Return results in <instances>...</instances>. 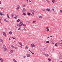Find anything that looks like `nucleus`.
Wrapping results in <instances>:
<instances>
[{
	"instance_id": "393cba45",
	"label": "nucleus",
	"mask_w": 62,
	"mask_h": 62,
	"mask_svg": "<svg viewBox=\"0 0 62 62\" xmlns=\"http://www.w3.org/2000/svg\"><path fill=\"white\" fill-rule=\"evenodd\" d=\"M49 28V27H47L46 28V29H48Z\"/></svg>"
},
{
	"instance_id": "9b49d317",
	"label": "nucleus",
	"mask_w": 62,
	"mask_h": 62,
	"mask_svg": "<svg viewBox=\"0 0 62 62\" xmlns=\"http://www.w3.org/2000/svg\"><path fill=\"white\" fill-rule=\"evenodd\" d=\"M27 56L28 57H29L30 56V54H28L27 55Z\"/></svg>"
},
{
	"instance_id": "5fc2aeb1",
	"label": "nucleus",
	"mask_w": 62,
	"mask_h": 62,
	"mask_svg": "<svg viewBox=\"0 0 62 62\" xmlns=\"http://www.w3.org/2000/svg\"><path fill=\"white\" fill-rule=\"evenodd\" d=\"M31 53L32 54H35L33 52H32Z\"/></svg>"
},
{
	"instance_id": "a211bd4d",
	"label": "nucleus",
	"mask_w": 62,
	"mask_h": 62,
	"mask_svg": "<svg viewBox=\"0 0 62 62\" xmlns=\"http://www.w3.org/2000/svg\"><path fill=\"white\" fill-rule=\"evenodd\" d=\"M52 1L53 3H54V2H55V1L54 0H52Z\"/></svg>"
},
{
	"instance_id": "4be33fe9",
	"label": "nucleus",
	"mask_w": 62,
	"mask_h": 62,
	"mask_svg": "<svg viewBox=\"0 0 62 62\" xmlns=\"http://www.w3.org/2000/svg\"><path fill=\"white\" fill-rule=\"evenodd\" d=\"M13 16H14V14H13V13L11 15V17H13Z\"/></svg>"
},
{
	"instance_id": "69168bd1",
	"label": "nucleus",
	"mask_w": 62,
	"mask_h": 62,
	"mask_svg": "<svg viewBox=\"0 0 62 62\" xmlns=\"http://www.w3.org/2000/svg\"><path fill=\"white\" fill-rule=\"evenodd\" d=\"M52 62H54L53 61H52Z\"/></svg>"
},
{
	"instance_id": "09e8293b",
	"label": "nucleus",
	"mask_w": 62,
	"mask_h": 62,
	"mask_svg": "<svg viewBox=\"0 0 62 62\" xmlns=\"http://www.w3.org/2000/svg\"><path fill=\"white\" fill-rule=\"evenodd\" d=\"M29 51L30 52H31V53H32V51H31L30 50H29Z\"/></svg>"
},
{
	"instance_id": "13d9d810",
	"label": "nucleus",
	"mask_w": 62,
	"mask_h": 62,
	"mask_svg": "<svg viewBox=\"0 0 62 62\" xmlns=\"http://www.w3.org/2000/svg\"><path fill=\"white\" fill-rule=\"evenodd\" d=\"M2 2L1 1H0V4H1V3Z\"/></svg>"
},
{
	"instance_id": "a878e982",
	"label": "nucleus",
	"mask_w": 62,
	"mask_h": 62,
	"mask_svg": "<svg viewBox=\"0 0 62 62\" xmlns=\"http://www.w3.org/2000/svg\"><path fill=\"white\" fill-rule=\"evenodd\" d=\"M17 26H18L19 27H20V25L19 24H18L17 25Z\"/></svg>"
},
{
	"instance_id": "2f4dec72",
	"label": "nucleus",
	"mask_w": 62,
	"mask_h": 62,
	"mask_svg": "<svg viewBox=\"0 0 62 62\" xmlns=\"http://www.w3.org/2000/svg\"><path fill=\"white\" fill-rule=\"evenodd\" d=\"M48 60H49V61H51V59L50 58H48Z\"/></svg>"
},
{
	"instance_id": "58836bf2",
	"label": "nucleus",
	"mask_w": 62,
	"mask_h": 62,
	"mask_svg": "<svg viewBox=\"0 0 62 62\" xmlns=\"http://www.w3.org/2000/svg\"><path fill=\"white\" fill-rule=\"evenodd\" d=\"M14 48H15V49H18V48H17L16 47H14Z\"/></svg>"
},
{
	"instance_id": "3c124183",
	"label": "nucleus",
	"mask_w": 62,
	"mask_h": 62,
	"mask_svg": "<svg viewBox=\"0 0 62 62\" xmlns=\"http://www.w3.org/2000/svg\"><path fill=\"white\" fill-rule=\"evenodd\" d=\"M54 41H53V42H52V44H54Z\"/></svg>"
},
{
	"instance_id": "473e14b6",
	"label": "nucleus",
	"mask_w": 62,
	"mask_h": 62,
	"mask_svg": "<svg viewBox=\"0 0 62 62\" xmlns=\"http://www.w3.org/2000/svg\"><path fill=\"white\" fill-rule=\"evenodd\" d=\"M13 60L15 62V61L16 60H15V59H13Z\"/></svg>"
},
{
	"instance_id": "6e6d98bb",
	"label": "nucleus",
	"mask_w": 62,
	"mask_h": 62,
	"mask_svg": "<svg viewBox=\"0 0 62 62\" xmlns=\"http://www.w3.org/2000/svg\"><path fill=\"white\" fill-rule=\"evenodd\" d=\"M9 40H10V38H9Z\"/></svg>"
},
{
	"instance_id": "49530a36",
	"label": "nucleus",
	"mask_w": 62,
	"mask_h": 62,
	"mask_svg": "<svg viewBox=\"0 0 62 62\" xmlns=\"http://www.w3.org/2000/svg\"><path fill=\"white\" fill-rule=\"evenodd\" d=\"M20 48H22V46H20Z\"/></svg>"
},
{
	"instance_id": "864d4df0",
	"label": "nucleus",
	"mask_w": 62,
	"mask_h": 62,
	"mask_svg": "<svg viewBox=\"0 0 62 62\" xmlns=\"http://www.w3.org/2000/svg\"><path fill=\"white\" fill-rule=\"evenodd\" d=\"M54 8H53L52 9V10H53V11H54Z\"/></svg>"
},
{
	"instance_id": "f704fd0d",
	"label": "nucleus",
	"mask_w": 62,
	"mask_h": 62,
	"mask_svg": "<svg viewBox=\"0 0 62 62\" xmlns=\"http://www.w3.org/2000/svg\"><path fill=\"white\" fill-rule=\"evenodd\" d=\"M23 15H26V13H23Z\"/></svg>"
},
{
	"instance_id": "338daca9",
	"label": "nucleus",
	"mask_w": 62,
	"mask_h": 62,
	"mask_svg": "<svg viewBox=\"0 0 62 62\" xmlns=\"http://www.w3.org/2000/svg\"><path fill=\"white\" fill-rule=\"evenodd\" d=\"M22 62H23V61H22Z\"/></svg>"
},
{
	"instance_id": "72a5a7b5",
	"label": "nucleus",
	"mask_w": 62,
	"mask_h": 62,
	"mask_svg": "<svg viewBox=\"0 0 62 62\" xmlns=\"http://www.w3.org/2000/svg\"><path fill=\"white\" fill-rule=\"evenodd\" d=\"M23 26H26V25L24 24H23Z\"/></svg>"
},
{
	"instance_id": "f257e3e1",
	"label": "nucleus",
	"mask_w": 62,
	"mask_h": 62,
	"mask_svg": "<svg viewBox=\"0 0 62 62\" xmlns=\"http://www.w3.org/2000/svg\"><path fill=\"white\" fill-rule=\"evenodd\" d=\"M3 49L5 51H7V47L6 46L4 45H3Z\"/></svg>"
},
{
	"instance_id": "423d86ee",
	"label": "nucleus",
	"mask_w": 62,
	"mask_h": 62,
	"mask_svg": "<svg viewBox=\"0 0 62 62\" xmlns=\"http://www.w3.org/2000/svg\"><path fill=\"white\" fill-rule=\"evenodd\" d=\"M20 8V5H18L17 6V8H16V9L18 10Z\"/></svg>"
},
{
	"instance_id": "aec40b11",
	"label": "nucleus",
	"mask_w": 62,
	"mask_h": 62,
	"mask_svg": "<svg viewBox=\"0 0 62 62\" xmlns=\"http://www.w3.org/2000/svg\"><path fill=\"white\" fill-rule=\"evenodd\" d=\"M11 47L12 48H14V47H15L13 45H12L11 46Z\"/></svg>"
},
{
	"instance_id": "4d7b16f0",
	"label": "nucleus",
	"mask_w": 62,
	"mask_h": 62,
	"mask_svg": "<svg viewBox=\"0 0 62 62\" xmlns=\"http://www.w3.org/2000/svg\"><path fill=\"white\" fill-rule=\"evenodd\" d=\"M15 62H17V61L16 60H15Z\"/></svg>"
},
{
	"instance_id": "ea45409f",
	"label": "nucleus",
	"mask_w": 62,
	"mask_h": 62,
	"mask_svg": "<svg viewBox=\"0 0 62 62\" xmlns=\"http://www.w3.org/2000/svg\"><path fill=\"white\" fill-rule=\"evenodd\" d=\"M60 12H61V13H62V10H61L60 11Z\"/></svg>"
},
{
	"instance_id": "1a4fd4ad",
	"label": "nucleus",
	"mask_w": 62,
	"mask_h": 62,
	"mask_svg": "<svg viewBox=\"0 0 62 62\" xmlns=\"http://www.w3.org/2000/svg\"><path fill=\"white\" fill-rule=\"evenodd\" d=\"M7 16L8 18V19H10V18L9 16H8V14H7Z\"/></svg>"
},
{
	"instance_id": "f8f14e48",
	"label": "nucleus",
	"mask_w": 62,
	"mask_h": 62,
	"mask_svg": "<svg viewBox=\"0 0 62 62\" xmlns=\"http://www.w3.org/2000/svg\"><path fill=\"white\" fill-rule=\"evenodd\" d=\"M28 46H27L25 48V49L26 50H27L28 49Z\"/></svg>"
},
{
	"instance_id": "a18cd8bd",
	"label": "nucleus",
	"mask_w": 62,
	"mask_h": 62,
	"mask_svg": "<svg viewBox=\"0 0 62 62\" xmlns=\"http://www.w3.org/2000/svg\"><path fill=\"white\" fill-rule=\"evenodd\" d=\"M28 15H30V13H28Z\"/></svg>"
},
{
	"instance_id": "c9c22d12",
	"label": "nucleus",
	"mask_w": 62,
	"mask_h": 62,
	"mask_svg": "<svg viewBox=\"0 0 62 62\" xmlns=\"http://www.w3.org/2000/svg\"><path fill=\"white\" fill-rule=\"evenodd\" d=\"M39 18H40V19H41V18H42V16H40L39 17Z\"/></svg>"
},
{
	"instance_id": "680f3d73",
	"label": "nucleus",
	"mask_w": 62,
	"mask_h": 62,
	"mask_svg": "<svg viewBox=\"0 0 62 62\" xmlns=\"http://www.w3.org/2000/svg\"><path fill=\"white\" fill-rule=\"evenodd\" d=\"M54 49H52V50L54 51Z\"/></svg>"
},
{
	"instance_id": "0eeeda50",
	"label": "nucleus",
	"mask_w": 62,
	"mask_h": 62,
	"mask_svg": "<svg viewBox=\"0 0 62 62\" xmlns=\"http://www.w3.org/2000/svg\"><path fill=\"white\" fill-rule=\"evenodd\" d=\"M18 43H19V44L21 46H23V45L21 43V42H18Z\"/></svg>"
},
{
	"instance_id": "603ef678",
	"label": "nucleus",
	"mask_w": 62,
	"mask_h": 62,
	"mask_svg": "<svg viewBox=\"0 0 62 62\" xmlns=\"http://www.w3.org/2000/svg\"><path fill=\"white\" fill-rule=\"evenodd\" d=\"M47 31H49V29H47Z\"/></svg>"
},
{
	"instance_id": "2eb2a0df",
	"label": "nucleus",
	"mask_w": 62,
	"mask_h": 62,
	"mask_svg": "<svg viewBox=\"0 0 62 62\" xmlns=\"http://www.w3.org/2000/svg\"><path fill=\"white\" fill-rule=\"evenodd\" d=\"M50 10L51 9H50V8L47 9H46V11H50Z\"/></svg>"
},
{
	"instance_id": "052dcab7",
	"label": "nucleus",
	"mask_w": 62,
	"mask_h": 62,
	"mask_svg": "<svg viewBox=\"0 0 62 62\" xmlns=\"http://www.w3.org/2000/svg\"><path fill=\"white\" fill-rule=\"evenodd\" d=\"M47 2H48V3H49V1H47Z\"/></svg>"
},
{
	"instance_id": "0e129e2a",
	"label": "nucleus",
	"mask_w": 62,
	"mask_h": 62,
	"mask_svg": "<svg viewBox=\"0 0 62 62\" xmlns=\"http://www.w3.org/2000/svg\"><path fill=\"white\" fill-rule=\"evenodd\" d=\"M48 38H49V37H48Z\"/></svg>"
},
{
	"instance_id": "c85d7f7f",
	"label": "nucleus",
	"mask_w": 62,
	"mask_h": 62,
	"mask_svg": "<svg viewBox=\"0 0 62 62\" xmlns=\"http://www.w3.org/2000/svg\"><path fill=\"white\" fill-rule=\"evenodd\" d=\"M46 43H49V41H46Z\"/></svg>"
},
{
	"instance_id": "6ab92c4d",
	"label": "nucleus",
	"mask_w": 62,
	"mask_h": 62,
	"mask_svg": "<svg viewBox=\"0 0 62 62\" xmlns=\"http://www.w3.org/2000/svg\"><path fill=\"white\" fill-rule=\"evenodd\" d=\"M4 21H5V22H8V20H7L5 19H4Z\"/></svg>"
},
{
	"instance_id": "c03bdc74",
	"label": "nucleus",
	"mask_w": 62,
	"mask_h": 62,
	"mask_svg": "<svg viewBox=\"0 0 62 62\" xmlns=\"http://www.w3.org/2000/svg\"><path fill=\"white\" fill-rule=\"evenodd\" d=\"M23 28H24V29L25 31H26V29H25V28L24 27Z\"/></svg>"
},
{
	"instance_id": "cd10ccee",
	"label": "nucleus",
	"mask_w": 62,
	"mask_h": 62,
	"mask_svg": "<svg viewBox=\"0 0 62 62\" xmlns=\"http://www.w3.org/2000/svg\"><path fill=\"white\" fill-rule=\"evenodd\" d=\"M2 23L1 20L0 19V23H1V24H2V23Z\"/></svg>"
},
{
	"instance_id": "8fccbe9b",
	"label": "nucleus",
	"mask_w": 62,
	"mask_h": 62,
	"mask_svg": "<svg viewBox=\"0 0 62 62\" xmlns=\"http://www.w3.org/2000/svg\"><path fill=\"white\" fill-rule=\"evenodd\" d=\"M25 57H26V56H23V58H25Z\"/></svg>"
},
{
	"instance_id": "e2e57ef3",
	"label": "nucleus",
	"mask_w": 62,
	"mask_h": 62,
	"mask_svg": "<svg viewBox=\"0 0 62 62\" xmlns=\"http://www.w3.org/2000/svg\"><path fill=\"white\" fill-rule=\"evenodd\" d=\"M3 9V8H1V9Z\"/></svg>"
},
{
	"instance_id": "4468645a",
	"label": "nucleus",
	"mask_w": 62,
	"mask_h": 62,
	"mask_svg": "<svg viewBox=\"0 0 62 62\" xmlns=\"http://www.w3.org/2000/svg\"><path fill=\"white\" fill-rule=\"evenodd\" d=\"M22 6L23 7H25L26 6V5L25 4H23L22 5Z\"/></svg>"
},
{
	"instance_id": "f3484780",
	"label": "nucleus",
	"mask_w": 62,
	"mask_h": 62,
	"mask_svg": "<svg viewBox=\"0 0 62 62\" xmlns=\"http://www.w3.org/2000/svg\"><path fill=\"white\" fill-rule=\"evenodd\" d=\"M45 55L46 56H47V57H48L49 56V55H48V54H45Z\"/></svg>"
},
{
	"instance_id": "c756f323",
	"label": "nucleus",
	"mask_w": 62,
	"mask_h": 62,
	"mask_svg": "<svg viewBox=\"0 0 62 62\" xmlns=\"http://www.w3.org/2000/svg\"><path fill=\"white\" fill-rule=\"evenodd\" d=\"M0 14L1 15H3V14L2 13H0Z\"/></svg>"
},
{
	"instance_id": "dca6fc26",
	"label": "nucleus",
	"mask_w": 62,
	"mask_h": 62,
	"mask_svg": "<svg viewBox=\"0 0 62 62\" xmlns=\"http://www.w3.org/2000/svg\"><path fill=\"white\" fill-rule=\"evenodd\" d=\"M10 53H13L14 51L13 50H12L11 51H10Z\"/></svg>"
},
{
	"instance_id": "412c9836",
	"label": "nucleus",
	"mask_w": 62,
	"mask_h": 62,
	"mask_svg": "<svg viewBox=\"0 0 62 62\" xmlns=\"http://www.w3.org/2000/svg\"><path fill=\"white\" fill-rule=\"evenodd\" d=\"M9 34L10 35H11L12 34V32L11 31H10L9 32Z\"/></svg>"
},
{
	"instance_id": "20e7f679",
	"label": "nucleus",
	"mask_w": 62,
	"mask_h": 62,
	"mask_svg": "<svg viewBox=\"0 0 62 62\" xmlns=\"http://www.w3.org/2000/svg\"><path fill=\"white\" fill-rule=\"evenodd\" d=\"M19 24H20V26H21L22 25H23V23H22V22L20 21L19 23Z\"/></svg>"
},
{
	"instance_id": "b1692460",
	"label": "nucleus",
	"mask_w": 62,
	"mask_h": 62,
	"mask_svg": "<svg viewBox=\"0 0 62 62\" xmlns=\"http://www.w3.org/2000/svg\"><path fill=\"white\" fill-rule=\"evenodd\" d=\"M20 20L19 19H18L17 20V22H20Z\"/></svg>"
},
{
	"instance_id": "7ed1b4c3",
	"label": "nucleus",
	"mask_w": 62,
	"mask_h": 62,
	"mask_svg": "<svg viewBox=\"0 0 62 62\" xmlns=\"http://www.w3.org/2000/svg\"><path fill=\"white\" fill-rule=\"evenodd\" d=\"M14 19H17L18 18V15H15Z\"/></svg>"
},
{
	"instance_id": "f03ea898",
	"label": "nucleus",
	"mask_w": 62,
	"mask_h": 62,
	"mask_svg": "<svg viewBox=\"0 0 62 62\" xmlns=\"http://www.w3.org/2000/svg\"><path fill=\"white\" fill-rule=\"evenodd\" d=\"M26 11L25 8H23L22 12H25Z\"/></svg>"
},
{
	"instance_id": "4c0bfd02",
	"label": "nucleus",
	"mask_w": 62,
	"mask_h": 62,
	"mask_svg": "<svg viewBox=\"0 0 62 62\" xmlns=\"http://www.w3.org/2000/svg\"><path fill=\"white\" fill-rule=\"evenodd\" d=\"M42 10L43 11H45V9H43Z\"/></svg>"
},
{
	"instance_id": "ddd939ff",
	"label": "nucleus",
	"mask_w": 62,
	"mask_h": 62,
	"mask_svg": "<svg viewBox=\"0 0 62 62\" xmlns=\"http://www.w3.org/2000/svg\"><path fill=\"white\" fill-rule=\"evenodd\" d=\"M0 60L2 62H3V61H4V59H3L2 58H0Z\"/></svg>"
},
{
	"instance_id": "7c9ffc66",
	"label": "nucleus",
	"mask_w": 62,
	"mask_h": 62,
	"mask_svg": "<svg viewBox=\"0 0 62 62\" xmlns=\"http://www.w3.org/2000/svg\"><path fill=\"white\" fill-rule=\"evenodd\" d=\"M35 22H36V21H33V23H35Z\"/></svg>"
},
{
	"instance_id": "774afa93",
	"label": "nucleus",
	"mask_w": 62,
	"mask_h": 62,
	"mask_svg": "<svg viewBox=\"0 0 62 62\" xmlns=\"http://www.w3.org/2000/svg\"><path fill=\"white\" fill-rule=\"evenodd\" d=\"M61 62H62V61H61Z\"/></svg>"
},
{
	"instance_id": "6e6552de",
	"label": "nucleus",
	"mask_w": 62,
	"mask_h": 62,
	"mask_svg": "<svg viewBox=\"0 0 62 62\" xmlns=\"http://www.w3.org/2000/svg\"><path fill=\"white\" fill-rule=\"evenodd\" d=\"M3 35L4 36H5V37H6V32H3Z\"/></svg>"
},
{
	"instance_id": "bf43d9fd",
	"label": "nucleus",
	"mask_w": 62,
	"mask_h": 62,
	"mask_svg": "<svg viewBox=\"0 0 62 62\" xmlns=\"http://www.w3.org/2000/svg\"><path fill=\"white\" fill-rule=\"evenodd\" d=\"M15 27H16V28H17V26H15Z\"/></svg>"
},
{
	"instance_id": "a19ab883",
	"label": "nucleus",
	"mask_w": 62,
	"mask_h": 62,
	"mask_svg": "<svg viewBox=\"0 0 62 62\" xmlns=\"http://www.w3.org/2000/svg\"><path fill=\"white\" fill-rule=\"evenodd\" d=\"M27 22L28 23H30V22H29V21H27Z\"/></svg>"
},
{
	"instance_id": "37998d69",
	"label": "nucleus",
	"mask_w": 62,
	"mask_h": 62,
	"mask_svg": "<svg viewBox=\"0 0 62 62\" xmlns=\"http://www.w3.org/2000/svg\"><path fill=\"white\" fill-rule=\"evenodd\" d=\"M46 49L45 48H43V50H44L45 51V50H46Z\"/></svg>"
},
{
	"instance_id": "9d476101",
	"label": "nucleus",
	"mask_w": 62,
	"mask_h": 62,
	"mask_svg": "<svg viewBox=\"0 0 62 62\" xmlns=\"http://www.w3.org/2000/svg\"><path fill=\"white\" fill-rule=\"evenodd\" d=\"M58 43L59 45L62 46V43H61L60 42H59Z\"/></svg>"
},
{
	"instance_id": "79ce46f5",
	"label": "nucleus",
	"mask_w": 62,
	"mask_h": 62,
	"mask_svg": "<svg viewBox=\"0 0 62 62\" xmlns=\"http://www.w3.org/2000/svg\"><path fill=\"white\" fill-rule=\"evenodd\" d=\"M58 46V44H55V46Z\"/></svg>"
},
{
	"instance_id": "5701e85b",
	"label": "nucleus",
	"mask_w": 62,
	"mask_h": 62,
	"mask_svg": "<svg viewBox=\"0 0 62 62\" xmlns=\"http://www.w3.org/2000/svg\"><path fill=\"white\" fill-rule=\"evenodd\" d=\"M59 59H62V58H61V56H59Z\"/></svg>"
},
{
	"instance_id": "39448f33",
	"label": "nucleus",
	"mask_w": 62,
	"mask_h": 62,
	"mask_svg": "<svg viewBox=\"0 0 62 62\" xmlns=\"http://www.w3.org/2000/svg\"><path fill=\"white\" fill-rule=\"evenodd\" d=\"M31 46L32 47H35V45H34V44H31Z\"/></svg>"
},
{
	"instance_id": "de8ad7c7",
	"label": "nucleus",
	"mask_w": 62,
	"mask_h": 62,
	"mask_svg": "<svg viewBox=\"0 0 62 62\" xmlns=\"http://www.w3.org/2000/svg\"><path fill=\"white\" fill-rule=\"evenodd\" d=\"M13 39H16L14 38V37H12Z\"/></svg>"
},
{
	"instance_id": "e433bc0d",
	"label": "nucleus",
	"mask_w": 62,
	"mask_h": 62,
	"mask_svg": "<svg viewBox=\"0 0 62 62\" xmlns=\"http://www.w3.org/2000/svg\"><path fill=\"white\" fill-rule=\"evenodd\" d=\"M0 41L1 42H3V40L2 39H0Z\"/></svg>"
},
{
	"instance_id": "bb28decb",
	"label": "nucleus",
	"mask_w": 62,
	"mask_h": 62,
	"mask_svg": "<svg viewBox=\"0 0 62 62\" xmlns=\"http://www.w3.org/2000/svg\"><path fill=\"white\" fill-rule=\"evenodd\" d=\"M35 12V11H34L32 12V14H33V15H34V12Z\"/></svg>"
}]
</instances>
